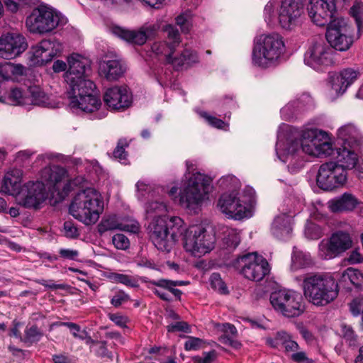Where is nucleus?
Wrapping results in <instances>:
<instances>
[{
    "label": "nucleus",
    "mask_w": 363,
    "mask_h": 363,
    "mask_svg": "<svg viewBox=\"0 0 363 363\" xmlns=\"http://www.w3.org/2000/svg\"><path fill=\"white\" fill-rule=\"evenodd\" d=\"M339 284L342 285L347 291L352 290L350 285L357 289H362L363 286V274L358 269L352 267L347 268L342 274Z\"/></svg>",
    "instance_id": "obj_34"
},
{
    "label": "nucleus",
    "mask_w": 363,
    "mask_h": 363,
    "mask_svg": "<svg viewBox=\"0 0 363 363\" xmlns=\"http://www.w3.org/2000/svg\"><path fill=\"white\" fill-rule=\"evenodd\" d=\"M169 333H173L176 331H182L184 333H190V328L189 324L184 321H177L172 323L167 327Z\"/></svg>",
    "instance_id": "obj_58"
},
{
    "label": "nucleus",
    "mask_w": 363,
    "mask_h": 363,
    "mask_svg": "<svg viewBox=\"0 0 363 363\" xmlns=\"http://www.w3.org/2000/svg\"><path fill=\"white\" fill-rule=\"evenodd\" d=\"M211 286L221 294H228L229 293L225 283L223 281L218 273H213L210 277Z\"/></svg>",
    "instance_id": "obj_44"
},
{
    "label": "nucleus",
    "mask_w": 363,
    "mask_h": 363,
    "mask_svg": "<svg viewBox=\"0 0 363 363\" xmlns=\"http://www.w3.org/2000/svg\"><path fill=\"white\" fill-rule=\"evenodd\" d=\"M351 16L354 18L357 27V38L360 35L361 30L363 27V3L357 2L350 9Z\"/></svg>",
    "instance_id": "obj_42"
},
{
    "label": "nucleus",
    "mask_w": 363,
    "mask_h": 363,
    "mask_svg": "<svg viewBox=\"0 0 363 363\" xmlns=\"http://www.w3.org/2000/svg\"><path fill=\"white\" fill-rule=\"evenodd\" d=\"M103 211V198L93 188L79 191L74 196L69 208V213L86 225L96 223Z\"/></svg>",
    "instance_id": "obj_4"
},
{
    "label": "nucleus",
    "mask_w": 363,
    "mask_h": 363,
    "mask_svg": "<svg viewBox=\"0 0 363 363\" xmlns=\"http://www.w3.org/2000/svg\"><path fill=\"white\" fill-rule=\"evenodd\" d=\"M129 143L125 138H121L118 140L117 146L113 150V155L116 159H118L119 160H125L127 157V152L125 150V148L128 147Z\"/></svg>",
    "instance_id": "obj_49"
},
{
    "label": "nucleus",
    "mask_w": 363,
    "mask_h": 363,
    "mask_svg": "<svg viewBox=\"0 0 363 363\" xmlns=\"http://www.w3.org/2000/svg\"><path fill=\"white\" fill-rule=\"evenodd\" d=\"M285 332H278L274 338H269L267 340V343L272 347L281 348L282 337H285Z\"/></svg>",
    "instance_id": "obj_63"
},
{
    "label": "nucleus",
    "mask_w": 363,
    "mask_h": 363,
    "mask_svg": "<svg viewBox=\"0 0 363 363\" xmlns=\"http://www.w3.org/2000/svg\"><path fill=\"white\" fill-rule=\"evenodd\" d=\"M64 235L69 239H77L80 235V230L72 220H66L63 224Z\"/></svg>",
    "instance_id": "obj_43"
},
{
    "label": "nucleus",
    "mask_w": 363,
    "mask_h": 363,
    "mask_svg": "<svg viewBox=\"0 0 363 363\" xmlns=\"http://www.w3.org/2000/svg\"><path fill=\"white\" fill-rule=\"evenodd\" d=\"M130 299L129 296L122 291H119L111 299V303L115 307H119Z\"/></svg>",
    "instance_id": "obj_59"
},
{
    "label": "nucleus",
    "mask_w": 363,
    "mask_h": 363,
    "mask_svg": "<svg viewBox=\"0 0 363 363\" xmlns=\"http://www.w3.org/2000/svg\"><path fill=\"white\" fill-rule=\"evenodd\" d=\"M152 50L157 55H164L167 62L172 64L177 69L184 66L189 67L198 62L196 52L186 48L182 51L179 56L173 57L174 48L165 41L154 43L152 45Z\"/></svg>",
    "instance_id": "obj_16"
},
{
    "label": "nucleus",
    "mask_w": 363,
    "mask_h": 363,
    "mask_svg": "<svg viewBox=\"0 0 363 363\" xmlns=\"http://www.w3.org/2000/svg\"><path fill=\"white\" fill-rule=\"evenodd\" d=\"M149 32L148 28L139 30H129L121 28H116L114 29V33L119 38L129 43L138 45H142L146 42Z\"/></svg>",
    "instance_id": "obj_33"
},
{
    "label": "nucleus",
    "mask_w": 363,
    "mask_h": 363,
    "mask_svg": "<svg viewBox=\"0 0 363 363\" xmlns=\"http://www.w3.org/2000/svg\"><path fill=\"white\" fill-rule=\"evenodd\" d=\"M217 352L211 350L208 352H203V357L195 356L193 357L194 363H212L217 358Z\"/></svg>",
    "instance_id": "obj_57"
},
{
    "label": "nucleus",
    "mask_w": 363,
    "mask_h": 363,
    "mask_svg": "<svg viewBox=\"0 0 363 363\" xmlns=\"http://www.w3.org/2000/svg\"><path fill=\"white\" fill-rule=\"evenodd\" d=\"M305 297L316 306H325L334 301L339 294V284L330 275L308 274L303 280Z\"/></svg>",
    "instance_id": "obj_3"
},
{
    "label": "nucleus",
    "mask_w": 363,
    "mask_h": 363,
    "mask_svg": "<svg viewBox=\"0 0 363 363\" xmlns=\"http://www.w3.org/2000/svg\"><path fill=\"white\" fill-rule=\"evenodd\" d=\"M350 0H310L307 10L311 21L318 26L333 21L335 13Z\"/></svg>",
    "instance_id": "obj_12"
},
{
    "label": "nucleus",
    "mask_w": 363,
    "mask_h": 363,
    "mask_svg": "<svg viewBox=\"0 0 363 363\" xmlns=\"http://www.w3.org/2000/svg\"><path fill=\"white\" fill-rule=\"evenodd\" d=\"M337 138L342 140V146L356 149L363 144V135L353 124H347L339 128Z\"/></svg>",
    "instance_id": "obj_26"
},
{
    "label": "nucleus",
    "mask_w": 363,
    "mask_h": 363,
    "mask_svg": "<svg viewBox=\"0 0 363 363\" xmlns=\"http://www.w3.org/2000/svg\"><path fill=\"white\" fill-rule=\"evenodd\" d=\"M22 172L20 169H13L8 172L3 180L1 189L4 192L16 196L21 193Z\"/></svg>",
    "instance_id": "obj_28"
},
{
    "label": "nucleus",
    "mask_w": 363,
    "mask_h": 363,
    "mask_svg": "<svg viewBox=\"0 0 363 363\" xmlns=\"http://www.w3.org/2000/svg\"><path fill=\"white\" fill-rule=\"evenodd\" d=\"M33 55L38 62L48 63L61 52L62 46L59 41L52 39H44L32 48Z\"/></svg>",
    "instance_id": "obj_23"
},
{
    "label": "nucleus",
    "mask_w": 363,
    "mask_h": 363,
    "mask_svg": "<svg viewBox=\"0 0 363 363\" xmlns=\"http://www.w3.org/2000/svg\"><path fill=\"white\" fill-rule=\"evenodd\" d=\"M269 300L274 309L286 318L298 317L305 311L302 296L292 290H276L270 294Z\"/></svg>",
    "instance_id": "obj_9"
},
{
    "label": "nucleus",
    "mask_w": 363,
    "mask_h": 363,
    "mask_svg": "<svg viewBox=\"0 0 363 363\" xmlns=\"http://www.w3.org/2000/svg\"><path fill=\"white\" fill-rule=\"evenodd\" d=\"M184 228L179 237L183 236V245L186 252L195 257H201L214 248L216 236L211 228L196 225L188 228L184 225Z\"/></svg>",
    "instance_id": "obj_7"
},
{
    "label": "nucleus",
    "mask_w": 363,
    "mask_h": 363,
    "mask_svg": "<svg viewBox=\"0 0 363 363\" xmlns=\"http://www.w3.org/2000/svg\"><path fill=\"white\" fill-rule=\"evenodd\" d=\"M176 23L180 26L182 32L188 33L190 30L189 18L186 15L181 14L176 18Z\"/></svg>",
    "instance_id": "obj_61"
},
{
    "label": "nucleus",
    "mask_w": 363,
    "mask_h": 363,
    "mask_svg": "<svg viewBox=\"0 0 363 363\" xmlns=\"http://www.w3.org/2000/svg\"><path fill=\"white\" fill-rule=\"evenodd\" d=\"M201 116L213 127L221 129L225 126V122L223 121H222L221 119H219L214 116H210L206 112L203 113L201 114Z\"/></svg>",
    "instance_id": "obj_62"
},
{
    "label": "nucleus",
    "mask_w": 363,
    "mask_h": 363,
    "mask_svg": "<svg viewBox=\"0 0 363 363\" xmlns=\"http://www.w3.org/2000/svg\"><path fill=\"white\" fill-rule=\"evenodd\" d=\"M203 340L199 337H188L185 342L184 348L187 351L197 350L201 347Z\"/></svg>",
    "instance_id": "obj_60"
},
{
    "label": "nucleus",
    "mask_w": 363,
    "mask_h": 363,
    "mask_svg": "<svg viewBox=\"0 0 363 363\" xmlns=\"http://www.w3.org/2000/svg\"><path fill=\"white\" fill-rule=\"evenodd\" d=\"M48 97L42 89L37 86H30L28 89V96L23 101L26 106L35 105L46 106L48 104Z\"/></svg>",
    "instance_id": "obj_36"
},
{
    "label": "nucleus",
    "mask_w": 363,
    "mask_h": 363,
    "mask_svg": "<svg viewBox=\"0 0 363 363\" xmlns=\"http://www.w3.org/2000/svg\"><path fill=\"white\" fill-rule=\"evenodd\" d=\"M23 196L20 204L27 208H40L46 199L45 184L38 181L28 182L21 190Z\"/></svg>",
    "instance_id": "obj_21"
},
{
    "label": "nucleus",
    "mask_w": 363,
    "mask_h": 363,
    "mask_svg": "<svg viewBox=\"0 0 363 363\" xmlns=\"http://www.w3.org/2000/svg\"><path fill=\"white\" fill-rule=\"evenodd\" d=\"M240 242L239 232L236 229L226 228L224 231L223 245L229 251L235 250Z\"/></svg>",
    "instance_id": "obj_39"
},
{
    "label": "nucleus",
    "mask_w": 363,
    "mask_h": 363,
    "mask_svg": "<svg viewBox=\"0 0 363 363\" xmlns=\"http://www.w3.org/2000/svg\"><path fill=\"white\" fill-rule=\"evenodd\" d=\"M126 71L125 63L120 58L105 60L99 65V72L107 80L115 81L121 78Z\"/></svg>",
    "instance_id": "obj_25"
},
{
    "label": "nucleus",
    "mask_w": 363,
    "mask_h": 363,
    "mask_svg": "<svg viewBox=\"0 0 363 363\" xmlns=\"http://www.w3.org/2000/svg\"><path fill=\"white\" fill-rule=\"evenodd\" d=\"M164 32L167 33V43L172 45V47L175 49V48L180 43V34L177 28L174 26L168 25L166 26L164 29Z\"/></svg>",
    "instance_id": "obj_45"
},
{
    "label": "nucleus",
    "mask_w": 363,
    "mask_h": 363,
    "mask_svg": "<svg viewBox=\"0 0 363 363\" xmlns=\"http://www.w3.org/2000/svg\"><path fill=\"white\" fill-rule=\"evenodd\" d=\"M137 196L138 199L143 200L145 198L152 196L153 191L152 187L143 181H138L136 184Z\"/></svg>",
    "instance_id": "obj_48"
},
{
    "label": "nucleus",
    "mask_w": 363,
    "mask_h": 363,
    "mask_svg": "<svg viewBox=\"0 0 363 363\" xmlns=\"http://www.w3.org/2000/svg\"><path fill=\"white\" fill-rule=\"evenodd\" d=\"M114 279L116 281L123 284L125 286L136 288L138 286V281L131 276L123 274H115Z\"/></svg>",
    "instance_id": "obj_53"
},
{
    "label": "nucleus",
    "mask_w": 363,
    "mask_h": 363,
    "mask_svg": "<svg viewBox=\"0 0 363 363\" xmlns=\"http://www.w3.org/2000/svg\"><path fill=\"white\" fill-rule=\"evenodd\" d=\"M25 68L21 65H14L11 62H4L0 64V76L6 80L15 79L24 73Z\"/></svg>",
    "instance_id": "obj_38"
},
{
    "label": "nucleus",
    "mask_w": 363,
    "mask_h": 363,
    "mask_svg": "<svg viewBox=\"0 0 363 363\" xmlns=\"http://www.w3.org/2000/svg\"><path fill=\"white\" fill-rule=\"evenodd\" d=\"M43 333L34 325L26 328L25 330V341L30 343L38 342L43 337Z\"/></svg>",
    "instance_id": "obj_46"
},
{
    "label": "nucleus",
    "mask_w": 363,
    "mask_h": 363,
    "mask_svg": "<svg viewBox=\"0 0 363 363\" xmlns=\"http://www.w3.org/2000/svg\"><path fill=\"white\" fill-rule=\"evenodd\" d=\"M95 354L101 358H108L110 360L113 359V354L108 351L106 341H99L94 349Z\"/></svg>",
    "instance_id": "obj_50"
},
{
    "label": "nucleus",
    "mask_w": 363,
    "mask_h": 363,
    "mask_svg": "<svg viewBox=\"0 0 363 363\" xmlns=\"http://www.w3.org/2000/svg\"><path fill=\"white\" fill-rule=\"evenodd\" d=\"M353 28L344 18H336L330 22L325 33L330 48L339 51H346L354 43Z\"/></svg>",
    "instance_id": "obj_13"
},
{
    "label": "nucleus",
    "mask_w": 363,
    "mask_h": 363,
    "mask_svg": "<svg viewBox=\"0 0 363 363\" xmlns=\"http://www.w3.org/2000/svg\"><path fill=\"white\" fill-rule=\"evenodd\" d=\"M28 47L26 38L18 33H7L0 37V57L13 59Z\"/></svg>",
    "instance_id": "obj_20"
},
{
    "label": "nucleus",
    "mask_w": 363,
    "mask_h": 363,
    "mask_svg": "<svg viewBox=\"0 0 363 363\" xmlns=\"http://www.w3.org/2000/svg\"><path fill=\"white\" fill-rule=\"evenodd\" d=\"M150 283L152 285L157 286L158 288L165 289L166 291L170 292L178 299L181 298L182 292L179 289H175V287L186 286L189 284V282L187 281H173L166 279L151 281Z\"/></svg>",
    "instance_id": "obj_37"
},
{
    "label": "nucleus",
    "mask_w": 363,
    "mask_h": 363,
    "mask_svg": "<svg viewBox=\"0 0 363 363\" xmlns=\"http://www.w3.org/2000/svg\"><path fill=\"white\" fill-rule=\"evenodd\" d=\"M347 180V172L334 162L320 165L317 175V184L325 191H332L342 186Z\"/></svg>",
    "instance_id": "obj_15"
},
{
    "label": "nucleus",
    "mask_w": 363,
    "mask_h": 363,
    "mask_svg": "<svg viewBox=\"0 0 363 363\" xmlns=\"http://www.w3.org/2000/svg\"><path fill=\"white\" fill-rule=\"evenodd\" d=\"M284 51L283 38L277 33L262 34L255 43L252 62L266 68L274 64Z\"/></svg>",
    "instance_id": "obj_6"
},
{
    "label": "nucleus",
    "mask_w": 363,
    "mask_h": 363,
    "mask_svg": "<svg viewBox=\"0 0 363 363\" xmlns=\"http://www.w3.org/2000/svg\"><path fill=\"white\" fill-rule=\"evenodd\" d=\"M333 49L323 40H314L304 55L305 63L315 69L333 64Z\"/></svg>",
    "instance_id": "obj_17"
},
{
    "label": "nucleus",
    "mask_w": 363,
    "mask_h": 363,
    "mask_svg": "<svg viewBox=\"0 0 363 363\" xmlns=\"http://www.w3.org/2000/svg\"><path fill=\"white\" fill-rule=\"evenodd\" d=\"M305 235L310 240H317L323 235L321 228L317 224L310 223L305 228Z\"/></svg>",
    "instance_id": "obj_47"
},
{
    "label": "nucleus",
    "mask_w": 363,
    "mask_h": 363,
    "mask_svg": "<svg viewBox=\"0 0 363 363\" xmlns=\"http://www.w3.org/2000/svg\"><path fill=\"white\" fill-rule=\"evenodd\" d=\"M139 225L138 223L132 224H123L118 221L115 216H109L106 219L102 220L98 226L99 233L103 234L108 230H121L124 231L137 233L139 231Z\"/></svg>",
    "instance_id": "obj_30"
},
{
    "label": "nucleus",
    "mask_w": 363,
    "mask_h": 363,
    "mask_svg": "<svg viewBox=\"0 0 363 363\" xmlns=\"http://www.w3.org/2000/svg\"><path fill=\"white\" fill-rule=\"evenodd\" d=\"M86 184V179L83 176H77L69 181L63 187V191L67 194L74 187H83Z\"/></svg>",
    "instance_id": "obj_51"
},
{
    "label": "nucleus",
    "mask_w": 363,
    "mask_h": 363,
    "mask_svg": "<svg viewBox=\"0 0 363 363\" xmlns=\"http://www.w3.org/2000/svg\"><path fill=\"white\" fill-rule=\"evenodd\" d=\"M264 15L265 20L268 22H273L277 18L275 12V1H269L264 6Z\"/></svg>",
    "instance_id": "obj_56"
},
{
    "label": "nucleus",
    "mask_w": 363,
    "mask_h": 363,
    "mask_svg": "<svg viewBox=\"0 0 363 363\" xmlns=\"http://www.w3.org/2000/svg\"><path fill=\"white\" fill-rule=\"evenodd\" d=\"M285 337H282L281 348L284 349L286 352H296L298 350V345L294 340L291 339L289 334L285 332Z\"/></svg>",
    "instance_id": "obj_54"
},
{
    "label": "nucleus",
    "mask_w": 363,
    "mask_h": 363,
    "mask_svg": "<svg viewBox=\"0 0 363 363\" xmlns=\"http://www.w3.org/2000/svg\"><path fill=\"white\" fill-rule=\"evenodd\" d=\"M69 69L65 74L68 86L67 94L72 108H79L91 113L98 110L101 104L94 83L88 79L91 73L89 60L76 53L67 58Z\"/></svg>",
    "instance_id": "obj_1"
},
{
    "label": "nucleus",
    "mask_w": 363,
    "mask_h": 363,
    "mask_svg": "<svg viewBox=\"0 0 363 363\" xmlns=\"http://www.w3.org/2000/svg\"><path fill=\"white\" fill-rule=\"evenodd\" d=\"M358 70L348 67L330 77L331 88L337 95H341L357 79Z\"/></svg>",
    "instance_id": "obj_24"
},
{
    "label": "nucleus",
    "mask_w": 363,
    "mask_h": 363,
    "mask_svg": "<svg viewBox=\"0 0 363 363\" xmlns=\"http://www.w3.org/2000/svg\"><path fill=\"white\" fill-rule=\"evenodd\" d=\"M342 333L343 337L348 342L350 346H355L357 344V336L354 335L352 328L350 326L342 325Z\"/></svg>",
    "instance_id": "obj_55"
},
{
    "label": "nucleus",
    "mask_w": 363,
    "mask_h": 363,
    "mask_svg": "<svg viewBox=\"0 0 363 363\" xmlns=\"http://www.w3.org/2000/svg\"><path fill=\"white\" fill-rule=\"evenodd\" d=\"M292 267L296 270L301 268L306 267L311 263L310 255L303 252L302 251L294 249L292 257Z\"/></svg>",
    "instance_id": "obj_40"
},
{
    "label": "nucleus",
    "mask_w": 363,
    "mask_h": 363,
    "mask_svg": "<svg viewBox=\"0 0 363 363\" xmlns=\"http://www.w3.org/2000/svg\"><path fill=\"white\" fill-rule=\"evenodd\" d=\"M28 96V89L24 90L21 88L11 89L8 95V99L12 105L26 106L23 103L25 98Z\"/></svg>",
    "instance_id": "obj_41"
},
{
    "label": "nucleus",
    "mask_w": 363,
    "mask_h": 363,
    "mask_svg": "<svg viewBox=\"0 0 363 363\" xmlns=\"http://www.w3.org/2000/svg\"><path fill=\"white\" fill-rule=\"evenodd\" d=\"M104 101L108 108L121 110L130 106L132 97L127 87L113 86L105 92Z\"/></svg>",
    "instance_id": "obj_22"
},
{
    "label": "nucleus",
    "mask_w": 363,
    "mask_h": 363,
    "mask_svg": "<svg viewBox=\"0 0 363 363\" xmlns=\"http://www.w3.org/2000/svg\"><path fill=\"white\" fill-rule=\"evenodd\" d=\"M232 266L245 278L254 281L262 280L270 272L267 259L257 252L238 255L232 262Z\"/></svg>",
    "instance_id": "obj_10"
},
{
    "label": "nucleus",
    "mask_w": 363,
    "mask_h": 363,
    "mask_svg": "<svg viewBox=\"0 0 363 363\" xmlns=\"http://www.w3.org/2000/svg\"><path fill=\"white\" fill-rule=\"evenodd\" d=\"M67 19L57 11L47 7L34 11L26 19V26L32 33H45L64 25Z\"/></svg>",
    "instance_id": "obj_11"
},
{
    "label": "nucleus",
    "mask_w": 363,
    "mask_h": 363,
    "mask_svg": "<svg viewBox=\"0 0 363 363\" xmlns=\"http://www.w3.org/2000/svg\"><path fill=\"white\" fill-rule=\"evenodd\" d=\"M249 191L251 195L245 200H240L234 193L223 194L220 197L217 206L228 218L240 220L247 216V206H252L254 203L252 190Z\"/></svg>",
    "instance_id": "obj_14"
},
{
    "label": "nucleus",
    "mask_w": 363,
    "mask_h": 363,
    "mask_svg": "<svg viewBox=\"0 0 363 363\" xmlns=\"http://www.w3.org/2000/svg\"><path fill=\"white\" fill-rule=\"evenodd\" d=\"M67 176V170L57 165L45 167L41 171L42 182H45L46 185L53 188Z\"/></svg>",
    "instance_id": "obj_31"
},
{
    "label": "nucleus",
    "mask_w": 363,
    "mask_h": 363,
    "mask_svg": "<svg viewBox=\"0 0 363 363\" xmlns=\"http://www.w3.org/2000/svg\"><path fill=\"white\" fill-rule=\"evenodd\" d=\"M292 359L298 363H315L312 359H309L306 357V354L304 352L294 353L292 354Z\"/></svg>",
    "instance_id": "obj_64"
},
{
    "label": "nucleus",
    "mask_w": 363,
    "mask_h": 363,
    "mask_svg": "<svg viewBox=\"0 0 363 363\" xmlns=\"http://www.w3.org/2000/svg\"><path fill=\"white\" fill-rule=\"evenodd\" d=\"M358 204L357 199L351 194L345 193L340 197L330 201V208L331 211H351L354 210Z\"/></svg>",
    "instance_id": "obj_35"
},
{
    "label": "nucleus",
    "mask_w": 363,
    "mask_h": 363,
    "mask_svg": "<svg viewBox=\"0 0 363 363\" xmlns=\"http://www.w3.org/2000/svg\"><path fill=\"white\" fill-rule=\"evenodd\" d=\"M311 104V97L309 95L303 94L297 100L291 101L286 104L281 108V113L286 120H290L293 118L297 113L308 109Z\"/></svg>",
    "instance_id": "obj_29"
},
{
    "label": "nucleus",
    "mask_w": 363,
    "mask_h": 363,
    "mask_svg": "<svg viewBox=\"0 0 363 363\" xmlns=\"http://www.w3.org/2000/svg\"><path fill=\"white\" fill-rule=\"evenodd\" d=\"M211 180L200 172L192 173L179 194L180 204L194 208L200 204L211 190Z\"/></svg>",
    "instance_id": "obj_8"
},
{
    "label": "nucleus",
    "mask_w": 363,
    "mask_h": 363,
    "mask_svg": "<svg viewBox=\"0 0 363 363\" xmlns=\"http://www.w3.org/2000/svg\"><path fill=\"white\" fill-rule=\"evenodd\" d=\"M112 242L118 250H126L129 247L130 242L128 238L123 234L118 233L113 236Z\"/></svg>",
    "instance_id": "obj_52"
},
{
    "label": "nucleus",
    "mask_w": 363,
    "mask_h": 363,
    "mask_svg": "<svg viewBox=\"0 0 363 363\" xmlns=\"http://www.w3.org/2000/svg\"><path fill=\"white\" fill-rule=\"evenodd\" d=\"M272 233L280 240H286L290 237L292 227L290 218L286 215L274 218L271 228Z\"/></svg>",
    "instance_id": "obj_32"
},
{
    "label": "nucleus",
    "mask_w": 363,
    "mask_h": 363,
    "mask_svg": "<svg viewBox=\"0 0 363 363\" xmlns=\"http://www.w3.org/2000/svg\"><path fill=\"white\" fill-rule=\"evenodd\" d=\"M352 239L349 233L337 230L333 233L328 244L321 245L320 255L325 259H331L352 247Z\"/></svg>",
    "instance_id": "obj_19"
},
{
    "label": "nucleus",
    "mask_w": 363,
    "mask_h": 363,
    "mask_svg": "<svg viewBox=\"0 0 363 363\" xmlns=\"http://www.w3.org/2000/svg\"><path fill=\"white\" fill-rule=\"evenodd\" d=\"M354 148H350L347 146H342V147L334 150L333 156H335L337 166L341 167L344 170L353 169L358 161L357 155L354 152Z\"/></svg>",
    "instance_id": "obj_27"
},
{
    "label": "nucleus",
    "mask_w": 363,
    "mask_h": 363,
    "mask_svg": "<svg viewBox=\"0 0 363 363\" xmlns=\"http://www.w3.org/2000/svg\"><path fill=\"white\" fill-rule=\"evenodd\" d=\"M166 203L161 200L149 201L145 205L148 233L154 245L160 251L169 252L183 233L184 221L177 216L167 218Z\"/></svg>",
    "instance_id": "obj_2"
},
{
    "label": "nucleus",
    "mask_w": 363,
    "mask_h": 363,
    "mask_svg": "<svg viewBox=\"0 0 363 363\" xmlns=\"http://www.w3.org/2000/svg\"><path fill=\"white\" fill-rule=\"evenodd\" d=\"M302 13L300 0H282L277 13L281 28L287 31L294 30L299 25Z\"/></svg>",
    "instance_id": "obj_18"
},
{
    "label": "nucleus",
    "mask_w": 363,
    "mask_h": 363,
    "mask_svg": "<svg viewBox=\"0 0 363 363\" xmlns=\"http://www.w3.org/2000/svg\"><path fill=\"white\" fill-rule=\"evenodd\" d=\"M304 152L308 155L320 157H327L334 154L332 144L323 141L317 135V130L308 129L303 132L301 141L291 143L286 150V158L293 162L296 155L299 156Z\"/></svg>",
    "instance_id": "obj_5"
}]
</instances>
